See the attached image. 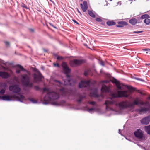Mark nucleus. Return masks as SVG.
<instances>
[{"mask_svg": "<svg viewBox=\"0 0 150 150\" xmlns=\"http://www.w3.org/2000/svg\"><path fill=\"white\" fill-rule=\"evenodd\" d=\"M81 7L84 12H86L88 8L87 2L84 1L83 2V4H81Z\"/></svg>", "mask_w": 150, "mask_h": 150, "instance_id": "obj_13", "label": "nucleus"}, {"mask_svg": "<svg viewBox=\"0 0 150 150\" xmlns=\"http://www.w3.org/2000/svg\"><path fill=\"white\" fill-rule=\"evenodd\" d=\"M5 44L7 47H8L9 45V43L7 41H6L4 42Z\"/></svg>", "mask_w": 150, "mask_h": 150, "instance_id": "obj_36", "label": "nucleus"}, {"mask_svg": "<svg viewBox=\"0 0 150 150\" xmlns=\"http://www.w3.org/2000/svg\"><path fill=\"white\" fill-rule=\"evenodd\" d=\"M129 23L132 25H135L137 22V20L136 18H132L130 19L129 21Z\"/></svg>", "mask_w": 150, "mask_h": 150, "instance_id": "obj_19", "label": "nucleus"}, {"mask_svg": "<svg viewBox=\"0 0 150 150\" xmlns=\"http://www.w3.org/2000/svg\"><path fill=\"white\" fill-rule=\"evenodd\" d=\"M20 72V70H17L16 71V73H17V74H19Z\"/></svg>", "mask_w": 150, "mask_h": 150, "instance_id": "obj_44", "label": "nucleus"}, {"mask_svg": "<svg viewBox=\"0 0 150 150\" xmlns=\"http://www.w3.org/2000/svg\"><path fill=\"white\" fill-rule=\"evenodd\" d=\"M50 25L52 26V27H53L55 28H56V27H55V26H54L53 25H52L51 24H50Z\"/></svg>", "mask_w": 150, "mask_h": 150, "instance_id": "obj_46", "label": "nucleus"}, {"mask_svg": "<svg viewBox=\"0 0 150 150\" xmlns=\"http://www.w3.org/2000/svg\"><path fill=\"white\" fill-rule=\"evenodd\" d=\"M146 54H147V53H148V52H146Z\"/></svg>", "mask_w": 150, "mask_h": 150, "instance_id": "obj_50", "label": "nucleus"}, {"mask_svg": "<svg viewBox=\"0 0 150 150\" xmlns=\"http://www.w3.org/2000/svg\"><path fill=\"white\" fill-rule=\"evenodd\" d=\"M9 89L10 91H12L13 93H18L21 91L20 88L17 85L10 86L9 87Z\"/></svg>", "mask_w": 150, "mask_h": 150, "instance_id": "obj_9", "label": "nucleus"}, {"mask_svg": "<svg viewBox=\"0 0 150 150\" xmlns=\"http://www.w3.org/2000/svg\"><path fill=\"white\" fill-rule=\"evenodd\" d=\"M125 86L128 89L132 90L133 89V88L131 86H128L127 85H125Z\"/></svg>", "mask_w": 150, "mask_h": 150, "instance_id": "obj_31", "label": "nucleus"}, {"mask_svg": "<svg viewBox=\"0 0 150 150\" xmlns=\"http://www.w3.org/2000/svg\"><path fill=\"white\" fill-rule=\"evenodd\" d=\"M62 66L65 73L67 74L66 76L68 78L64 81V84L57 80H55V84L59 87V88L58 89L60 93L63 96H64L67 95V91L66 89V86H73L76 83V81L71 79L70 76L67 74L70 72L71 70L67 64L65 63H63Z\"/></svg>", "mask_w": 150, "mask_h": 150, "instance_id": "obj_2", "label": "nucleus"}, {"mask_svg": "<svg viewBox=\"0 0 150 150\" xmlns=\"http://www.w3.org/2000/svg\"><path fill=\"white\" fill-rule=\"evenodd\" d=\"M149 98L150 99V97H149Z\"/></svg>", "mask_w": 150, "mask_h": 150, "instance_id": "obj_55", "label": "nucleus"}, {"mask_svg": "<svg viewBox=\"0 0 150 150\" xmlns=\"http://www.w3.org/2000/svg\"><path fill=\"white\" fill-rule=\"evenodd\" d=\"M113 82L115 83L117 88L119 89H122V86L123 85L122 84L120 83L116 79H115L113 81Z\"/></svg>", "mask_w": 150, "mask_h": 150, "instance_id": "obj_15", "label": "nucleus"}, {"mask_svg": "<svg viewBox=\"0 0 150 150\" xmlns=\"http://www.w3.org/2000/svg\"><path fill=\"white\" fill-rule=\"evenodd\" d=\"M148 108H142L140 109L137 110V111L140 114H142L148 110Z\"/></svg>", "mask_w": 150, "mask_h": 150, "instance_id": "obj_16", "label": "nucleus"}, {"mask_svg": "<svg viewBox=\"0 0 150 150\" xmlns=\"http://www.w3.org/2000/svg\"><path fill=\"white\" fill-rule=\"evenodd\" d=\"M34 88L36 90H39L40 89L39 87L37 86H34Z\"/></svg>", "mask_w": 150, "mask_h": 150, "instance_id": "obj_34", "label": "nucleus"}, {"mask_svg": "<svg viewBox=\"0 0 150 150\" xmlns=\"http://www.w3.org/2000/svg\"><path fill=\"white\" fill-rule=\"evenodd\" d=\"M85 62V60L84 59H75L71 61L70 62V64L72 67H74L76 65H80Z\"/></svg>", "mask_w": 150, "mask_h": 150, "instance_id": "obj_8", "label": "nucleus"}, {"mask_svg": "<svg viewBox=\"0 0 150 150\" xmlns=\"http://www.w3.org/2000/svg\"><path fill=\"white\" fill-rule=\"evenodd\" d=\"M59 93L55 92H48L44 98V102H43L44 104L47 105L50 103L54 106H63L65 103L64 100H62L60 103L56 101H52L59 98Z\"/></svg>", "mask_w": 150, "mask_h": 150, "instance_id": "obj_3", "label": "nucleus"}, {"mask_svg": "<svg viewBox=\"0 0 150 150\" xmlns=\"http://www.w3.org/2000/svg\"><path fill=\"white\" fill-rule=\"evenodd\" d=\"M89 103L93 106L92 108L88 109L87 111L89 112L92 113V112L94 111L96 112H99L100 111V109L98 108L99 105L96 102L93 101L89 102Z\"/></svg>", "mask_w": 150, "mask_h": 150, "instance_id": "obj_6", "label": "nucleus"}, {"mask_svg": "<svg viewBox=\"0 0 150 150\" xmlns=\"http://www.w3.org/2000/svg\"><path fill=\"white\" fill-rule=\"evenodd\" d=\"M37 73H34L33 74V76L34 79V82H37L41 81L42 76L41 73L38 70L36 71Z\"/></svg>", "mask_w": 150, "mask_h": 150, "instance_id": "obj_7", "label": "nucleus"}, {"mask_svg": "<svg viewBox=\"0 0 150 150\" xmlns=\"http://www.w3.org/2000/svg\"><path fill=\"white\" fill-rule=\"evenodd\" d=\"M63 58L62 57H60V56H58L57 59L58 60H60L62 59Z\"/></svg>", "mask_w": 150, "mask_h": 150, "instance_id": "obj_38", "label": "nucleus"}, {"mask_svg": "<svg viewBox=\"0 0 150 150\" xmlns=\"http://www.w3.org/2000/svg\"><path fill=\"white\" fill-rule=\"evenodd\" d=\"M143 50L144 51H148L149 52H150V49H143Z\"/></svg>", "mask_w": 150, "mask_h": 150, "instance_id": "obj_39", "label": "nucleus"}, {"mask_svg": "<svg viewBox=\"0 0 150 150\" xmlns=\"http://www.w3.org/2000/svg\"><path fill=\"white\" fill-rule=\"evenodd\" d=\"M5 90L4 89H2L0 91V93L1 94H3L4 93Z\"/></svg>", "mask_w": 150, "mask_h": 150, "instance_id": "obj_35", "label": "nucleus"}, {"mask_svg": "<svg viewBox=\"0 0 150 150\" xmlns=\"http://www.w3.org/2000/svg\"><path fill=\"white\" fill-rule=\"evenodd\" d=\"M32 31H33V29H31Z\"/></svg>", "mask_w": 150, "mask_h": 150, "instance_id": "obj_49", "label": "nucleus"}, {"mask_svg": "<svg viewBox=\"0 0 150 150\" xmlns=\"http://www.w3.org/2000/svg\"><path fill=\"white\" fill-rule=\"evenodd\" d=\"M73 21H74L75 23H76V24H79V23H78L76 21V20H73Z\"/></svg>", "mask_w": 150, "mask_h": 150, "instance_id": "obj_43", "label": "nucleus"}, {"mask_svg": "<svg viewBox=\"0 0 150 150\" xmlns=\"http://www.w3.org/2000/svg\"><path fill=\"white\" fill-rule=\"evenodd\" d=\"M134 135L137 138L139 139H142L143 137L142 131L140 129H137L134 132Z\"/></svg>", "mask_w": 150, "mask_h": 150, "instance_id": "obj_11", "label": "nucleus"}, {"mask_svg": "<svg viewBox=\"0 0 150 150\" xmlns=\"http://www.w3.org/2000/svg\"><path fill=\"white\" fill-rule=\"evenodd\" d=\"M150 122V115L144 117L141 120L142 124L144 125H148Z\"/></svg>", "mask_w": 150, "mask_h": 150, "instance_id": "obj_12", "label": "nucleus"}, {"mask_svg": "<svg viewBox=\"0 0 150 150\" xmlns=\"http://www.w3.org/2000/svg\"><path fill=\"white\" fill-rule=\"evenodd\" d=\"M135 79H137V80H138L141 81H143V80L142 79H140L139 78H135Z\"/></svg>", "mask_w": 150, "mask_h": 150, "instance_id": "obj_40", "label": "nucleus"}, {"mask_svg": "<svg viewBox=\"0 0 150 150\" xmlns=\"http://www.w3.org/2000/svg\"><path fill=\"white\" fill-rule=\"evenodd\" d=\"M144 22L146 25H149L150 23V19L147 18L144 19Z\"/></svg>", "mask_w": 150, "mask_h": 150, "instance_id": "obj_27", "label": "nucleus"}, {"mask_svg": "<svg viewBox=\"0 0 150 150\" xmlns=\"http://www.w3.org/2000/svg\"><path fill=\"white\" fill-rule=\"evenodd\" d=\"M0 76L3 78L6 79L9 77V75L7 72L0 71Z\"/></svg>", "mask_w": 150, "mask_h": 150, "instance_id": "obj_14", "label": "nucleus"}, {"mask_svg": "<svg viewBox=\"0 0 150 150\" xmlns=\"http://www.w3.org/2000/svg\"><path fill=\"white\" fill-rule=\"evenodd\" d=\"M105 82H106V81H105Z\"/></svg>", "mask_w": 150, "mask_h": 150, "instance_id": "obj_53", "label": "nucleus"}, {"mask_svg": "<svg viewBox=\"0 0 150 150\" xmlns=\"http://www.w3.org/2000/svg\"><path fill=\"white\" fill-rule=\"evenodd\" d=\"M88 14L91 17L93 18H95V15L92 11L88 10Z\"/></svg>", "mask_w": 150, "mask_h": 150, "instance_id": "obj_24", "label": "nucleus"}, {"mask_svg": "<svg viewBox=\"0 0 150 150\" xmlns=\"http://www.w3.org/2000/svg\"><path fill=\"white\" fill-rule=\"evenodd\" d=\"M77 96L79 97V98L77 100V101L79 103H80L82 99L85 98V96H82L79 94H77Z\"/></svg>", "mask_w": 150, "mask_h": 150, "instance_id": "obj_20", "label": "nucleus"}, {"mask_svg": "<svg viewBox=\"0 0 150 150\" xmlns=\"http://www.w3.org/2000/svg\"><path fill=\"white\" fill-rule=\"evenodd\" d=\"M115 24V22L113 21H108L107 22V24L109 26L114 25Z\"/></svg>", "mask_w": 150, "mask_h": 150, "instance_id": "obj_25", "label": "nucleus"}, {"mask_svg": "<svg viewBox=\"0 0 150 150\" xmlns=\"http://www.w3.org/2000/svg\"><path fill=\"white\" fill-rule=\"evenodd\" d=\"M81 1H82L83 0H80Z\"/></svg>", "mask_w": 150, "mask_h": 150, "instance_id": "obj_51", "label": "nucleus"}, {"mask_svg": "<svg viewBox=\"0 0 150 150\" xmlns=\"http://www.w3.org/2000/svg\"><path fill=\"white\" fill-rule=\"evenodd\" d=\"M110 1H112V0H110Z\"/></svg>", "mask_w": 150, "mask_h": 150, "instance_id": "obj_54", "label": "nucleus"}, {"mask_svg": "<svg viewBox=\"0 0 150 150\" xmlns=\"http://www.w3.org/2000/svg\"><path fill=\"white\" fill-rule=\"evenodd\" d=\"M54 65L55 66H57V67H59V64H58L54 63Z\"/></svg>", "mask_w": 150, "mask_h": 150, "instance_id": "obj_42", "label": "nucleus"}, {"mask_svg": "<svg viewBox=\"0 0 150 150\" xmlns=\"http://www.w3.org/2000/svg\"><path fill=\"white\" fill-rule=\"evenodd\" d=\"M145 130L148 134H150V125L149 126H145Z\"/></svg>", "mask_w": 150, "mask_h": 150, "instance_id": "obj_23", "label": "nucleus"}, {"mask_svg": "<svg viewBox=\"0 0 150 150\" xmlns=\"http://www.w3.org/2000/svg\"><path fill=\"white\" fill-rule=\"evenodd\" d=\"M129 94L130 93L128 91H118L117 92L111 93V96L113 98H110L105 101V104L106 105V110H111L112 108H114L116 109L117 107L124 108L127 107H130L135 105H138L139 102L137 101H135L132 103H131L126 100L119 103L114 98H115L122 97H127Z\"/></svg>", "mask_w": 150, "mask_h": 150, "instance_id": "obj_1", "label": "nucleus"}, {"mask_svg": "<svg viewBox=\"0 0 150 150\" xmlns=\"http://www.w3.org/2000/svg\"><path fill=\"white\" fill-rule=\"evenodd\" d=\"M140 93L141 94H142V93H141V92H140Z\"/></svg>", "mask_w": 150, "mask_h": 150, "instance_id": "obj_52", "label": "nucleus"}, {"mask_svg": "<svg viewBox=\"0 0 150 150\" xmlns=\"http://www.w3.org/2000/svg\"><path fill=\"white\" fill-rule=\"evenodd\" d=\"M91 71L89 70H86L84 72V74L85 76H87L88 75L90 74Z\"/></svg>", "mask_w": 150, "mask_h": 150, "instance_id": "obj_28", "label": "nucleus"}, {"mask_svg": "<svg viewBox=\"0 0 150 150\" xmlns=\"http://www.w3.org/2000/svg\"><path fill=\"white\" fill-rule=\"evenodd\" d=\"M77 10H78V12L81 15V13L79 11V10L78 9H77Z\"/></svg>", "mask_w": 150, "mask_h": 150, "instance_id": "obj_47", "label": "nucleus"}, {"mask_svg": "<svg viewBox=\"0 0 150 150\" xmlns=\"http://www.w3.org/2000/svg\"><path fill=\"white\" fill-rule=\"evenodd\" d=\"M50 1L51 2L53 3H54V2L52 1V0H50Z\"/></svg>", "mask_w": 150, "mask_h": 150, "instance_id": "obj_48", "label": "nucleus"}, {"mask_svg": "<svg viewBox=\"0 0 150 150\" xmlns=\"http://www.w3.org/2000/svg\"><path fill=\"white\" fill-rule=\"evenodd\" d=\"M90 94L91 96L95 97H98L99 96V95L97 93V89H95L93 92H91Z\"/></svg>", "mask_w": 150, "mask_h": 150, "instance_id": "obj_17", "label": "nucleus"}, {"mask_svg": "<svg viewBox=\"0 0 150 150\" xmlns=\"http://www.w3.org/2000/svg\"><path fill=\"white\" fill-rule=\"evenodd\" d=\"M101 91L102 92H108L110 91V88L107 86L103 85L101 88Z\"/></svg>", "mask_w": 150, "mask_h": 150, "instance_id": "obj_18", "label": "nucleus"}, {"mask_svg": "<svg viewBox=\"0 0 150 150\" xmlns=\"http://www.w3.org/2000/svg\"><path fill=\"white\" fill-rule=\"evenodd\" d=\"M141 105H149V103L148 102L146 101L145 102H144L143 101H141L139 103Z\"/></svg>", "mask_w": 150, "mask_h": 150, "instance_id": "obj_26", "label": "nucleus"}, {"mask_svg": "<svg viewBox=\"0 0 150 150\" xmlns=\"http://www.w3.org/2000/svg\"><path fill=\"white\" fill-rule=\"evenodd\" d=\"M100 65H101L103 66H104V63H103V61H101L100 62Z\"/></svg>", "mask_w": 150, "mask_h": 150, "instance_id": "obj_41", "label": "nucleus"}, {"mask_svg": "<svg viewBox=\"0 0 150 150\" xmlns=\"http://www.w3.org/2000/svg\"><path fill=\"white\" fill-rule=\"evenodd\" d=\"M149 17V16L148 15L145 14L142 15L141 17V18L142 19H145Z\"/></svg>", "mask_w": 150, "mask_h": 150, "instance_id": "obj_29", "label": "nucleus"}, {"mask_svg": "<svg viewBox=\"0 0 150 150\" xmlns=\"http://www.w3.org/2000/svg\"><path fill=\"white\" fill-rule=\"evenodd\" d=\"M21 80L23 86L25 87L31 88L33 86V84L30 82L29 76L26 74L21 76Z\"/></svg>", "mask_w": 150, "mask_h": 150, "instance_id": "obj_5", "label": "nucleus"}, {"mask_svg": "<svg viewBox=\"0 0 150 150\" xmlns=\"http://www.w3.org/2000/svg\"><path fill=\"white\" fill-rule=\"evenodd\" d=\"M96 20L98 22H101L102 21V20L99 18H96Z\"/></svg>", "mask_w": 150, "mask_h": 150, "instance_id": "obj_37", "label": "nucleus"}, {"mask_svg": "<svg viewBox=\"0 0 150 150\" xmlns=\"http://www.w3.org/2000/svg\"><path fill=\"white\" fill-rule=\"evenodd\" d=\"M142 31H134L133 32V33L138 34L139 33H142Z\"/></svg>", "mask_w": 150, "mask_h": 150, "instance_id": "obj_33", "label": "nucleus"}, {"mask_svg": "<svg viewBox=\"0 0 150 150\" xmlns=\"http://www.w3.org/2000/svg\"><path fill=\"white\" fill-rule=\"evenodd\" d=\"M28 100L33 103H38V101L37 100H35L33 99H29Z\"/></svg>", "mask_w": 150, "mask_h": 150, "instance_id": "obj_30", "label": "nucleus"}, {"mask_svg": "<svg viewBox=\"0 0 150 150\" xmlns=\"http://www.w3.org/2000/svg\"><path fill=\"white\" fill-rule=\"evenodd\" d=\"M120 129H119V133L120 134H121V135H122V134H121V133H120Z\"/></svg>", "mask_w": 150, "mask_h": 150, "instance_id": "obj_45", "label": "nucleus"}, {"mask_svg": "<svg viewBox=\"0 0 150 150\" xmlns=\"http://www.w3.org/2000/svg\"><path fill=\"white\" fill-rule=\"evenodd\" d=\"M90 81L89 80H82L79 83V86L80 88L88 87Z\"/></svg>", "mask_w": 150, "mask_h": 150, "instance_id": "obj_10", "label": "nucleus"}, {"mask_svg": "<svg viewBox=\"0 0 150 150\" xmlns=\"http://www.w3.org/2000/svg\"><path fill=\"white\" fill-rule=\"evenodd\" d=\"M42 90L44 92H45L46 91L48 92L49 91V89L46 88H44L42 89Z\"/></svg>", "mask_w": 150, "mask_h": 150, "instance_id": "obj_32", "label": "nucleus"}, {"mask_svg": "<svg viewBox=\"0 0 150 150\" xmlns=\"http://www.w3.org/2000/svg\"><path fill=\"white\" fill-rule=\"evenodd\" d=\"M119 25L117 27H122L124 25H127V22L124 21H121L119 22Z\"/></svg>", "mask_w": 150, "mask_h": 150, "instance_id": "obj_21", "label": "nucleus"}, {"mask_svg": "<svg viewBox=\"0 0 150 150\" xmlns=\"http://www.w3.org/2000/svg\"><path fill=\"white\" fill-rule=\"evenodd\" d=\"M25 99V98L23 95L20 94L11 96L8 95L0 96V100H2L4 101H11L15 100L21 102H23Z\"/></svg>", "mask_w": 150, "mask_h": 150, "instance_id": "obj_4", "label": "nucleus"}, {"mask_svg": "<svg viewBox=\"0 0 150 150\" xmlns=\"http://www.w3.org/2000/svg\"><path fill=\"white\" fill-rule=\"evenodd\" d=\"M16 66L19 68L22 71L26 72L28 74H29V72L27 70L24 69L21 65L18 64L16 65Z\"/></svg>", "mask_w": 150, "mask_h": 150, "instance_id": "obj_22", "label": "nucleus"}]
</instances>
